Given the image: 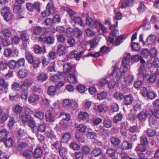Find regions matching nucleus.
Instances as JSON below:
<instances>
[{"mask_svg":"<svg viewBox=\"0 0 159 159\" xmlns=\"http://www.w3.org/2000/svg\"><path fill=\"white\" fill-rule=\"evenodd\" d=\"M46 127L45 123H42L39 125L38 127V131L41 132H44L45 131Z\"/></svg>","mask_w":159,"mask_h":159,"instance_id":"nucleus-47","label":"nucleus"},{"mask_svg":"<svg viewBox=\"0 0 159 159\" xmlns=\"http://www.w3.org/2000/svg\"><path fill=\"white\" fill-rule=\"evenodd\" d=\"M46 120L47 121L49 122H53L54 121L55 117L52 113L49 111H48L45 114Z\"/></svg>","mask_w":159,"mask_h":159,"instance_id":"nucleus-18","label":"nucleus"},{"mask_svg":"<svg viewBox=\"0 0 159 159\" xmlns=\"http://www.w3.org/2000/svg\"><path fill=\"white\" fill-rule=\"evenodd\" d=\"M40 98L39 96L35 94L30 95L28 99L30 103H33L38 101Z\"/></svg>","mask_w":159,"mask_h":159,"instance_id":"nucleus-19","label":"nucleus"},{"mask_svg":"<svg viewBox=\"0 0 159 159\" xmlns=\"http://www.w3.org/2000/svg\"><path fill=\"white\" fill-rule=\"evenodd\" d=\"M65 75V74L64 73L57 72L56 75L51 77V80L54 82H57L59 79L62 78Z\"/></svg>","mask_w":159,"mask_h":159,"instance_id":"nucleus-12","label":"nucleus"},{"mask_svg":"<svg viewBox=\"0 0 159 159\" xmlns=\"http://www.w3.org/2000/svg\"><path fill=\"white\" fill-rule=\"evenodd\" d=\"M75 137L78 141L80 142L84 143V142L83 135L80 134L79 132H77L75 133Z\"/></svg>","mask_w":159,"mask_h":159,"instance_id":"nucleus-37","label":"nucleus"},{"mask_svg":"<svg viewBox=\"0 0 159 159\" xmlns=\"http://www.w3.org/2000/svg\"><path fill=\"white\" fill-rule=\"evenodd\" d=\"M100 22L96 20L90 18V27L95 28L97 26V24Z\"/></svg>","mask_w":159,"mask_h":159,"instance_id":"nucleus-39","label":"nucleus"},{"mask_svg":"<svg viewBox=\"0 0 159 159\" xmlns=\"http://www.w3.org/2000/svg\"><path fill=\"white\" fill-rule=\"evenodd\" d=\"M153 115V112L151 108H148L140 112L137 116L139 121L144 122L146 120L147 118H150Z\"/></svg>","mask_w":159,"mask_h":159,"instance_id":"nucleus-2","label":"nucleus"},{"mask_svg":"<svg viewBox=\"0 0 159 159\" xmlns=\"http://www.w3.org/2000/svg\"><path fill=\"white\" fill-rule=\"evenodd\" d=\"M48 78V76L46 73L42 72L38 75L37 79L39 81L42 82L45 81Z\"/></svg>","mask_w":159,"mask_h":159,"instance_id":"nucleus-24","label":"nucleus"},{"mask_svg":"<svg viewBox=\"0 0 159 159\" xmlns=\"http://www.w3.org/2000/svg\"><path fill=\"white\" fill-rule=\"evenodd\" d=\"M124 75H123L122 76L121 81L120 82H118L116 78H112V77H111V75H110V78L112 79H115V80L117 81L118 83V84H120V83H121L122 81H124V82L126 85H130L132 84L133 82V81L134 80V76L132 74H129L128 75H126L124 79H123V76Z\"/></svg>","mask_w":159,"mask_h":159,"instance_id":"nucleus-4","label":"nucleus"},{"mask_svg":"<svg viewBox=\"0 0 159 159\" xmlns=\"http://www.w3.org/2000/svg\"><path fill=\"white\" fill-rule=\"evenodd\" d=\"M123 116L122 114L119 113L114 118L113 121L114 123H116L120 121L122 119Z\"/></svg>","mask_w":159,"mask_h":159,"instance_id":"nucleus-53","label":"nucleus"},{"mask_svg":"<svg viewBox=\"0 0 159 159\" xmlns=\"http://www.w3.org/2000/svg\"><path fill=\"white\" fill-rule=\"evenodd\" d=\"M28 125L30 127H35V123L34 118L32 117H30L28 119Z\"/></svg>","mask_w":159,"mask_h":159,"instance_id":"nucleus-55","label":"nucleus"},{"mask_svg":"<svg viewBox=\"0 0 159 159\" xmlns=\"http://www.w3.org/2000/svg\"><path fill=\"white\" fill-rule=\"evenodd\" d=\"M7 132L6 129H3L0 130V141L2 142L6 139Z\"/></svg>","mask_w":159,"mask_h":159,"instance_id":"nucleus-20","label":"nucleus"},{"mask_svg":"<svg viewBox=\"0 0 159 159\" xmlns=\"http://www.w3.org/2000/svg\"><path fill=\"white\" fill-rule=\"evenodd\" d=\"M66 47L63 45L59 44L57 46V52L59 56H62L65 54Z\"/></svg>","mask_w":159,"mask_h":159,"instance_id":"nucleus-13","label":"nucleus"},{"mask_svg":"<svg viewBox=\"0 0 159 159\" xmlns=\"http://www.w3.org/2000/svg\"><path fill=\"white\" fill-rule=\"evenodd\" d=\"M131 47L133 50L137 51H139L140 49V46L138 43L132 42Z\"/></svg>","mask_w":159,"mask_h":159,"instance_id":"nucleus-44","label":"nucleus"},{"mask_svg":"<svg viewBox=\"0 0 159 159\" xmlns=\"http://www.w3.org/2000/svg\"><path fill=\"white\" fill-rule=\"evenodd\" d=\"M159 78V69H157L156 71L153 73L151 74L148 78L150 82L153 83H155L157 79Z\"/></svg>","mask_w":159,"mask_h":159,"instance_id":"nucleus-7","label":"nucleus"},{"mask_svg":"<svg viewBox=\"0 0 159 159\" xmlns=\"http://www.w3.org/2000/svg\"><path fill=\"white\" fill-rule=\"evenodd\" d=\"M56 88L53 86H49L48 89V93L50 96H53L55 95Z\"/></svg>","mask_w":159,"mask_h":159,"instance_id":"nucleus-31","label":"nucleus"},{"mask_svg":"<svg viewBox=\"0 0 159 159\" xmlns=\"http://www.w3.org/2000/svg\"><path fill=\"white\" fill-rule=\"evenodd\" d=\"M40 63V60L39 59H36L33 60L32 63L34 68V69L38 68L39 66Z\"/></svg>","mask_w":159,"mask_h":159,"instance_id":"nucleus-60","label":"nucleus"},{"mask_svg":"<svg viewBox=\"0 0 159 159\" xmlns=\"http://www.w3.org/2000/svg\"><path fill=\"white\" fill-rule=\"evenodd\" d=\"M82 35V31L81 30L78 28L74 29L73 35L76 38H80Z\"/></svg>","mask_w":159,"mask_h":159,"instance_id":"nucleus-26","label":"nucleus"},{"mask_svg":"<svg viewBox=\"0 0 159 159\" xmlns=\"http://www.w3.org/2000/svg\"><path fill=\"white\" fill-rule=\"evenodd\" d=\"M156 39V36L155 35L152 34H150L147 37L145 42V44L151 45L155 42Z\"/></svg>","mask_w":159,"mask_h":159,"instance_id":"nucleus-16","label":"nucleus"},{"mask_svg":"<svg viewBox=\"0 0 159 159\" xmlns=\"http://www.w3.org/2000/svg\"><path fill=\"white\" fill-rule=\"evenodd\" d=\"M129 132L132 133L138 132L139 131L138 126L137 125H133L130 126L129 128Z\"/></svg>","mask_w":159,"mask_h":159,"instance_id":"nucleus-64","label":"nucleus"},{"mask_svg":"<svg viewBox=\"0 0 159 159\" xmlns=\"http://www.w3.org/2000/svg\"><path fill=\"white\" fill-rule=\"evenodd\" d=\"M34 51L36 53H40L43 52V53L47 52L46 50L44 47L42 48L39 46L37 45L35 46L34 48Z\"/></svg>","mask_w":159,"mask_h":159,"instance_id":"nucleus-21","label":"nucleus"},{"mask_svg":"<svg viewBox=\"0 0 159 159\" xmlns=\"http://www.w3.org/2000/svg\"><path fill=\"white\" fill-rule=\"evenodd\" d=\"M67 80L69 83L75 84L77 82V78L74 74H69L67 78Z\"/></svg>","mask_w":159,"mask_h":159,"instance_id":"nucleus-22","label":"nucleus"},{"mask_svg":"<svg viewBox=\"0 0 159 159\" xmlns=\"http://www.w3.org/2000/svg\"><path fill=\"white\" fill-rule=\"evenodd\" d=\"M65 10L70 15L71 19H73L74 17L75 16V12L74 11L68 7L66 8H65Z\"/></svg>","mask_w":159,"mask_h":159,"instance_id":"nucleus-41","label":"nucleus"},{"mask_svg":"<svg viewBox=\"0 0 159 159\" xmlns=\"http://www.w3.org/2000/svg\"><path fill=\"white\" fill-rule=\"evenodd\" d=\"M20 36L21 39L23 41H27L29 39V35L25 31L21 32Z\"/></svg>","mask_w":159,"mask_h":159,"instance_id":"nucleus-25","label":"nucleus"},{"mask_svg":"<svg viewBox=\"0 0 159 159\" xmlns=\"http://www.w3.org/2000/svg\"><path fill=\"white\" fill-rule=\"evenodd\" d=\"M23 108L19 105L17 104L13 107V111L16 114H20L23 110Z\"/></svg>","mask_w":159,"mask_h":159,"instance_id":"nucleus-30","label":"nucleus"},{"mask_svg":"<svg viewBox=\"0 0 159 159\" xmlns=\"http://www.w3.org/2000/svg\"><path fill=\"white\" fill-rule=\"evenodd\" d=\"M147 97L148 99L152 100L157 97V94L154 92H148Z\"/></svg>","mask_w":159,"mask_h":159,"instance_id":"nucleus-52","label":"nucleus"},{"mask_svg":"<svg viewBox=\"0 0 159 159\" xmlns=\"http://www.w3.org/2000/svg\"><path fill=\"white\" fill-rule=\"evenodd\" d=\"M130 54L125 53L124 55L122 65L120 68L115 66L111 74V77L115 78L118 82L121 81L122 76L130 69Z\"/></svg>","mask_w":159,"mask_h":159,"instance_id":"nucleus-1","label":"nucleus"},{"mask_svg":"<svg viewBox=\"0 0 159 159\" xmlns=\"http://www.w3.org/2000/svg\"><path fill=\"white\" fill-rule=\"evenodd\" d=\"M43 29L39 26L35 27L33 30V33L35 34L39 35L42 32Z\"/></svg>","mask_w":159,"mask_h":159,"instance_id":"nucleus-62","label":"nucleus"},{"mask_svg":"<svg viewBox=\"0 0 159 159\" xmlns=\"http://www.w3.org/2000/svg\"><path fill=\"white\" fill-rule=\"evenodd\" d=\"M70 148L74 150H78L80 148V146L75 142H71L69 145Z\"/></svg>","mask_w":159,"mask_h":159,"instance_id":"nucleus-46","label":"nucleus"},{"mask_svg":"<svg viewBox=\"0 0 159 159\" xmlns=\"http://www.w3.org/2000/svg\"><path fill=\"white\" fill-rule=\"evenodd\" d=\"M13 11L15 13L17 14V16L18 18H21L23 17L22 15L23 11L20 5L15 6L13 8Z\"/></svg>","mask_w":159,"mask_h":159,"instance_id":"nucleus-9","label":"nucleus"},{"mask_svg":"<svg viewBox=\"0 0 159 159\" xmlns=\"http://www.w3.org/2000/svg\"><path fill=\"white\" fill-rule=\"evenodd\" d=\"M64 106L67 108H70L71 105V100L68 99H65L63 101Z\"/></svg>","mask_w":159,"mask_h":159,"instance_id":"nucleus-51","label":"nucleus"},{"mask_svg":"<svg viewBox=\"0 0 159 159\" xmlns=\"http://www.w3.org/2000/svg\"><path fill=\"white\" fill-rule=\"evenodd\" d=\"M112 121L109 119H105L103 121L104 126L107 128H110L112 126Z\"/></svg>","mask_w":159,"mask_h":159,"instance_id":"nucleus-40","label":"nucleus"},{"mask_svg":"<svg viewBox=\"0 0 159 159\" xmlns=\"http://www.w3.org/2000/svg\"><path fill=\"white\" fill-rule=\"evenodd\" d=\"M146 134L149 137H152L155 136L157 133V132L154 130L148 129L146 130Z\"/></svg>","mask_w":159,"mask_h":159,"instance_id":"nucleus-42","label":"nucleus"},{"mask_svg":"<svg viewBox=\"0 0 159 159\" xmlns=\"http://www.w3.org/2000/svg\"><path fill=\"white\" fill-rule=\"evenodd\" d=\"M137 116L135 114L132 113H129L128 116V119L130 120L134 121L135 120Z\"/></svg>","mask_w":159,"mask_h":159,"instance_id":"nucleus-63","label":"nucleus"},{"mask_svg":"<svg viewBox=\"0 0 159 159\" xmlns=\"http://www.w3.org/2000/svg\"><path fill=\"white\" fill-rule=\"evenodd\" d=\"M135 149L137 152H144L146 150V145L141 144H138L136 146Z\"/></svg>","mask_w":159,"mask_h":159,"instance_id":"nucleus-33","label":"nucleus"},{"mask_svg":"<svg viewBox=\"0 0 159 159\" xmlns=\"http://www.w3.org/2000/svg\"><path fill=\"white\" fill-rule=\"evenodd\" d=\"M122 17V15L120 12H118L116 13L115 16L114 17V22L115 23V26H117L118 20L121 19Z\"/></svg>","mask_w":159,"mask_h":159,"instance_id":"nucleus-36","label":"nucleus"},{"mask_svg":"<svg viewBox=\"0 0 159 159\" xmlns=\"http://www.w3.org/2000/svg\"><path fill=\"white\" fill-rule=\"evenodd\" d=\"M114 97L117 100L121 101L124 98V96L122 93L117 92L114 94Z\"/></svg>","mask_w":159,"mask_h":159,"instance_id":"nucleus-48","label":"nucleus"},{"mask_svg":"<svg viewBox=\"0 0 159 159\" xmlns=\"http://www.w3.org/2000/svg\"><path fill=\"white\" fill-rule=\"evenodd\" d=\"M46 8L47 11L51 15L56 13V9L54 7L52 2H49L48 3Z\"/></svg>","mask_w":159,"mask_h":159,"instance_id":"nucleus-8","label":"nucleus"},{"mask_svg":"<svg viewBox=\"0 0 159 159\" xmlns=\"http://www.w3.org/2000/svg\"><path fill=\"white\" fill-rule=\"evenodd\" d=\"M107 154L111 157H112L115 155L116 151L115 149L112 148H110L107 151Z\"/></svg>","mask_w":159,"mask_h":159,"instance_id":"nucleus-61","label":"nucleus"},{"mask_svg":"<svg viewBox=\"0 0 159 159\" xmlns=\"http://www.w3.org/2000/svg\"><path fill=\"white\" fill-rule=\"evenodd\" d=\"M110 142L114 146H117L120 143V139L115 137H112L110 139Z\"/></svg>","mask_w":159,"mask_h":159,"instance_id":"nucleus-35","label":"nucleus"},{"mask_svg":"<svg viewBox=\"0 0 159 159\" xmlns=\"http://www.w3.org/2000/svg\"><path fill=\"white\" fill-rule=\"evenodd\" d=\"M124 103L126 105L132 104L134 101V98L131 94L125 95L124 97Z\"/></svg>","mask_w":159,"mask_h":159,"instance_id":"nucleus-14","label":"nucleus"},{"mask_svg":"<svg viewBox=\"0 0 159 159\" xmlns=\"http://www.w3.org/2000/svg\"><path fill=\"white\" fill-rule=\"evenodd\" d=\"M34 116L35 117L42 120L43 119L44 113L41 111H37L35 112Z\"/></svg>","mask_w":159,"mask_h":159,"instance_id":"nucleus-45","label":"nucleus"},{"mask_svg":"<svg viewBox=\"0 0 159 159\" xmlns=\"http://www.w3.org/2000/svg\"><path fill=\"white\" fill-rule=\"evenodd\" d=\"M132 145L128 142H125L122 144V148L123 149H129L132 148Z\"/></svg>","mask_w":159,"mask_h":159,"instance_id":"nucleus-38","label":"nucleus"},{"mask_svg":"<svg viewBox=\"0 0 159 159\" xmlns=\"http://www.w3.org/2000/svg\"><path fill=\"white\" fill-rule=\"evenodd\" d=\"M12 50L10 48H5L4 50V55L5 57H11Z\"/></svg>","mask_w":159,"mask_h":159,"instance_id":"nucleus-57","label":"nucleus"},{"mask_svg":"<svg viewBox=\"0 0 159 159\" xmlns=\"http://www.w3.org/2000/svg\"><path fill=\"white\" fill-rule=\"evenodd\" d=\"M61 146V142L57 141L52 144L51 146L53 149H54V148L57 149L60 148Z\"/></svg>","mask_w":159,"mask_h":159,"instance_id":"nucleus-54","label":"nucleus"},{"mask_svg":"<svg viewBox=\"0 0 159 159\" xmlns=\"http://www.w3.org/2000/svg\"><path fill=\"white\" fill-rule=\"evenodd\" d=\"M71 136L70 134L68 132H66L61 136V140L62 142L66 143L71 139Z\"/></svg>","mask_w":159,"mask_h":159,"instance_id":"nucleus-17","label":"nucleus"},{"mask_svg":"<svg viewBox=\"0 0 159 159\" xmlns=\"http://www.w3.org/2000/svg\"><path fill=\"white\" fill-rule=\"evenodd\" d=\"M102 151L100 148H96L92 152V154L95 157L98 156L101 154Z\"/></svg>","mask_w":159,"mask_h":159,"instance_id":"nucleus-50","label":"nucleus"},{"mask_svg":"<svg viewBox=\"0 0 159 159\" xmlns=\"http://www.w3.org/2000/svg\"><path fill=\"white\" fill-rule=\"evenodd\" d=\"M1 13L7 21L10 20L12 18V14L10 12V8L7 6H4L1 10Z\"/></svg>","mask_w":159,"mask_h":159,"instance_id":"nucleus-3","label":"nucleus"},{"mask_svg":"<svg viewBox=\"0 0 159 159\" xmlns=\"http://www.w3.org/2000/svg\"><path fill=\"white\" fill-rule=\"evenodd\" d=\"M42 153V152L40 147H38L35 149L33 153V156L35 157L38 158L41 156Z\"/></svg>","mask_w":159,"mask_h":159,"instance_id":"nucleus-27","label":"nucleus"},{"mask_svg":"<svg viewBox=\"0 0 159 159\" xmlns=\"http://www.w3.org/2000/svg\"><path fill=\"white\" fill-rule=\"evenodd\" d=\"M19 76L22 78H24L27 76L28 74L27 70L25 69H22L19 70L18 72Z\"/></svg>","mask_w":159,"mask_h":159,"instance_id":"nucleus-32","label":"nucleus"},{"mask_svg":"<svg viewBox=\"0 0 159 159\" xmlns=\"http://www.w3.org/2000/svg\"><path fill=\"white\" fill-rule=\"evenodd\" d=\"M124 40V37L123 36L121 35L119 37H117L116 39L114 44L116 46H119L121 43H122ZM114 42L112 45L110 44L109 42H107L110 46H113L114 44Z\"/></svg>","mask_w":159,"mask_h":159,"instance_id":"nucleus-23","label":"nucleus"},{"mask_svg":"<svg viewBox=\"0 0 159 159\" xmlns=\"http://www.w3.org/2000/svg\"><path fill=\"white\" fill-rule=\"evenodd\" d=\"M83 53L82 51H81L79 54L76 51H72L70 53L68 56L70 58H75L76 60H79Z\"/></svg>","mask_w":159,"mask_h":159,"instance_id":"nucleus-10","label":"nucleus"},{"mask_svg":"<svg viewBox=\"0 0 159 159\" xmlns=\"http://www.w3.org/2000/svg\"><path fill=\"white\" fill-rule=\"evenodd\" d=\"M150 125L153 128H157L158 126V124L157 120L156 119H152L149 121Z\"/></svg>","mask_w":159,"mask_h":159,"instance_id":"nucleus-56","label":"nucleus"},{"mask_svg":"<svg viewBox=\"0 0 159 159\" xmlns=\"http://www.w3.org/2000/svg\"><path fill=\"white\" fill-rule=\"evenodd\" d=\"M115 24H114L112 25H111L110 29L111 30V34L110 36H109L107 39V42H109L110 44L112 45L114 42V38L116 36V34L114 33L115 32H118V30H116L115 28L116 26H115Z\"/></svg>","mask_w":159,"mask_h":159,"instance_id":"nucleus-5","label":"nucleus"},{"mask_svg":"<svg viewBox=\"0 0 159 159\" xmlns=\"http://www.w3.org/2000/svg\"><path fill=\"white\" fill-rule=\"evenodd\" d=\"M87 89L84 85L81 84L79 85L77 87V90L81 93H84Z\"/></svg>","mask_w":159,"mask_h":159,"instance_id":"nucleus-58","label":"nucleus"},{"mask_svg":"<svg viewBox=\"0 0 159 159\" xmlns=\"http://www.w3.org/2000/svg\"><path fill=\"white\" fill-rule=\"evenodd\" d=\"M63 71L66 73H68L70 72L71 67L69 63H67L63 65Z\"/></svg>","mask_w":159,"mask_h":159,"instance_id":"nucleus-49","label":"nucleus"},{"mask_svg":"<svg viewBox=\"0 0 159 159\" xmlns=\"http://www.w3.org/2000/svg\"><path fill=\"white\" fill-rule=\"evenodd\" d=\"M107 93L106 92H102L97 94V98L100 100L105 99L107 96Z\"/></svg>","mask_w":159,"mask_h":159,"instance_id":"nucleus-43","label":"nucleus"},{"mask_svg":"<svg viewBox=\"0 0 159 159\" xmlns=\"http://www.w3.org/2000/svg\"><path fill=\"white\" fill-rule=\"evenodd\" d=\"M67 123L64 120H61L59 122V125H57L56 128L60 130H66L67 129Z\"/></svg>","mask_w":159,"mask_h":159,"instance_id":"nucleus-11","label":"nucleus"},{"mask_svg":"<svg viewBox=\"0 0 159 159\" xmlns=\"http://www.w3.org/2000/svg\"><path fill=\"white\" fill-rule=\"evenodd\" d=\"M139 74L140 76H142L143 77V79L145 80V76L147 75H145L144 74L146 72V70L144 67V66L140 65V67L139 69Z\"/></svg>","mask_w":159,"mask_h":159,"instance_id":"nucleus-29","label":"nucleus"},{"mask_svg":"<svg viewBox=\"0 0 159 159\" xmlns=\"http://www.w3.org/2000/svg\"><path fill=\"white\" fill-rule=\"evenodd\" d=\"M8 65L10 68L13 69L16 67L17 63L15 61L11 60L8 62Z\"/></svg>","mask_w":159,"mask_h":159,"instance_id":"nucleus-59","label":"nucleus"},{"mask_svg":"<svg viewBox=\"0 0 159 159\" xmlns=\"http://www.w3.org/2000/svg\"><path fill=\"white\" fill-rule=\"evenodd\" d=\"M89 116L88 114L86 112H80L78 116L79 119L85 120L88 118Z\"/></svg>","mask_w":159,"mask_h":159,"instance_id":"nucleus-34","label":"nucleus"},{"mask_svg":"<svg viewBox=\"0 0 159 159\" xmlns=\"http://www.w3.org/2000/svg\"><path fill=\"white\" fill-rule=\"evenodd\" d=\"M1 33L6 39H8L12 36V34L11 32L7 29H3L1 31Z\"/></svg>","mask_w":159,"mask_h":159,"instance_id":"nucleus-15","label":"nucleus"},{"mask_svg":"<svg viewBox=\"0 0 159 159\" xmlns=\"http://www.w3.org/2000/svg\"><path fill=\"white\" fill-rule=\"evenodd\" d=\"M128 125V123L126 121H122L120 123V132L123 135H126L127 128Z\"/></svg>","mask_w":159,"mask_h":159,"instance_id":"nucleus-6","label":"nucleus"},{"mask_svg":"<svg viewBox=\"0 0 159 159\" xmlns=\"http://www.w3.org/2000/svg\"><path fill=\"white\" fill-rule=\"evenodd\" d=\"M60 117L62 118V120L69 121L71 119V116L70 114L65 112H62L60 116Z\"/></svg>","mask_w":159,"mask_h":159,"instance_id":"nucleus-28","label":"nucleus"}]
</instances>
